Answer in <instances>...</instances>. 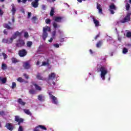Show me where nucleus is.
<instances>
[{"instance_id": "53", "label": "nucleus", "mask_w": 131, "mask_h": 131, "mask_svg": "<svg viewBox=\"0 0 131 131\" xmlns=\"http://www.w3.org/2000/svg\"><path fill=\"white\" fill-rule=\"evenodd\" d=\"M42 9L46 10V5H42Z\"/></svg>"}, {"instance_id": "48", "label": "nucleus", "mask_w": 131, "mask_h": 131, "mask_svg": "<svg viewBox=\"0 0 131 131\" xmlns=\"http://www.w3.org/2000/svg\"><path fill=\"white\" fill-rule=\"evenodd\" d=\"M0 15L1 16H3L4 15V11L0 8Z\"/></svg>"}, {"instance_id": "18", "label": "nucleus", "mask_w": 131, "mask_h": 131, "mask_svg": "<svg viewBox=\"0 0 131 131\" xmlns=\"http://www.w3.org/2000/svg\"><path fill=\"white\" fill-rule=\"evenodd\" d=\"M38 100L40 101V102H43L45 101V96L41 94L38 95Z\"/></svg>"}, {"instance_id": "19", "label": "nucleus", "mask_w": 131, "mask_h": 131, "mask_svg": "<svg viewBox=\"0 0 131 131\" xmlns=\"http://www.w3.org/2000/svg\"><path fill=\"white\" fill-rule=\"evenodd\" d=\"M24 112H25V113L26 114H27V115H29L30 116H31V115H32V114L31 113V112H30V111H29V110H27V109H24L23 110Z\"/></svg>"}, {"instance_id": "9", "label": "nucleus", "mask_w": 131, "mask_h": 131, "mask_svg": "<svg viewBox=\"0 0 131 131\" xmlns=\"http://www.w3.org/2000/svg\"><path fill=\"white\" fill-rule=\"evenodd\" d=\"M25 45V42H24V40L22 39H19L17 41V42L16 43V47H17L18 48H21Z\"/></svg>"}, {"instance_id": "20", "label": "nucleus", "mask_w": 131, "mask_h": 131, "mask_svg": "<svg viewBox=\"0 0 131 131\" xmlns=\"http://www.w3.org/2000/svg\"><path fill=\"white\" fill-rule=\"evenodd\" d=\"M56 77V74L54 73H52L49 75V79H54Z\"/></svg>"}, {"instance_id": "26", "label": "nucleus", "mask_w": 131, "mask_h": 131, "mask_svg": "<svg viewBox=\"0 0 131 131\" xmlns=\"http://www.w3.org/2000/svg\"><path fill=\"white\" fill-rule=\"evenodd\" d=\"M34 85L35 88V89L37 90V91H41V88L40 86H38L37 84H34Z\"/></svg>"}, {"instance_id": "59", "label": "nucleus", "mask_w": 131, "mask_h": 131, "mask_svg": "<svg viewBox=\"0 0 131 131\" xmlns=\"http://www.w3.org/2000/svg\"><path fill=\"white\" fill-rule=\"evenodd\" d=\"M90 52L91 54H93V51L91 49L90 50Z\"/></svg>"}, {"instance_id": "7", "label": "nucleus", "mask_w": 131, "mask_h": 131, "mask_svg": "<svg viewBox=\"0 0 131 131\" xmlns=\"http://www.w3.org/2000/svg\"><path fill=\"white\" fill-rule=\"evenodd\" d=\"M14 120L16 122H18V125H20L21 123H22L24 121V119L23 118H20L19 116H15L14 118Z\"/></svg>"}, {"instance_id": "41", "label": "nucleus", "mask_w": 131, "mask_h": 131, "mask_svg": "<svg viewBox=\"0 0 131 131\" xmlns=\"http://www.w3.org/2000/svg\"><path fill=\"white\" fill-rule=\"evenodd\" d=\"M126 36L128 38L131 37V32H127Z\"/></svg>"}, {"instance_id": "16", "label": "nucleus", "mask_w": 131, "mask_h": 131, "mask_svg": "<svg viewBox=\"0 0 131 131\" xmlns=\"http://www.w3.org/2000/svg\"><path fill=\"white\" fill-rule=\"evenodd\" d=\"M97 9L99 10V14H103V10H102V8L101 7V5L99 4H97Z\"/></svg>"}, {"instance_id": "31", "label": "nucleus", "mask_w": 131, "mask_h": 131, "mask_svg": "<svg viewBox=\"0 0 131 131\" xmlns=\"http://www.w3.org/2000/svg\"><path fill=\"white\" fill-rule=\"evenodd\" d=\"M110 10H116V7L114 4H112L110 6Z\"/></svg>"}, {"instance_id": "30", "label": "nucleus", "mask_w": 131, "mask_h": 131, "mask_svg": "<svg viewBox=\"0 0 131 131\" xmlns=\"http://www.w3.org/2000/svg\"><path fill=\"white\" fill-rule=\"evenodd\" d=\"M27 1H32V0H17V3L20 4V3H23V4H26Z\"/></svg>"}, {"instance_id": "13", "label": "nucleus", "mask_w": 131, "mask_h": 131, "mask_svg": "<svg viewBox=\"0 0 131 131\" xmlns=\"http://www.w3.org/2000/svg\"><path fill=\"white\" fill-rule=\"evenodd\" d=\"M21 33H20L19 31H16L14 33V34L12 35V38L14 39H16L17 38V36H21Z\"/></svg>"}, {"instance_id": "36", "label": "nucleus", "mask_w": 131, "mask_h": 131, "mask_svg": "<svg viewBox=\"0 0 131 131\" xmlns=\"http://www.w3.org/2000/svg\"><path fill=\"white\" fill-rule=\"evenodd\" d=\"M27 46L29 48L31 47V46H32V41H28L27 43Z\"/></svg>"}, {"instance_id": "40", "label": "nucleus", "mask_w": 131, "mask_h": 131, "mask_svg": "<svg viewBox=\"0 0 131 131\" xmlns=\"http://www.w3.org/2000/svg\"><path fill=\"white\" fill-rule=\"evenodd\" d=\"M51 19L47 18L46 19L45 22L46 24H51Z\"/></svg>"}, {"instance_id": "50", "label": "nucleus", "mask_w": 131, "mask_h": 131, "mask_svg": "<svg viewBox=\"0 0 131 131\" xmlns=\"http://www.w3.org/2000/svg\"><path fill=\"white\" fill-rule=\"evenodd\" d=\"M31 16V13L28 12V18H30Z\"/></svg>"}, {"instance_id": "24", "label": "nucleus", "mask_w": 131, "mask_h": 131, "mask_svg": "<svg viewBox=\"0 0 131 131\" xmlns=\"http://www.w3.org/2000/svg\"><path fill=\"white\" fill-rule=\"evenodd\" d=\"M32 7H33V8H37L38 7V3H36V2H33L32 3Z\"/></svg>"}, {"instance_id": "12", "label": "nucleus", "mask_w": 131, "mask_h": 131, "mask_svg": "<svg viewBox=\"0 0 131 131\" xmlns=\"http://www.w3.org/2000/svg\"><path fill=\"white\" fill-rule=\"evenodd\" d=\"M36 78L38 79V80H47V79L46 78H43V77L42 76V75L40 74V73H38L36 75Z\"/></svg>"}, {"instance_id": "45", "label": "nucleus", "mask_w": 131, "mask_h": 131, "mask_svg": "<svg viewBox=\"0 0 131 131\" xmlns=\"http://www.w3.org/2000/svg\"><path fill=\"white\" fill-rule=\"evenodd\" d=\"M54 47H55V48H59L60 47V46L59 45L58 43H55L53 45Z\"/></svg>"}, {"instance_id": "15", "label": "nucleus", "mask_w": 131, "mask_h": 131, "mask_svg": "<svg viewBox=\"0 0 131 131\" xmlns=\"http://www.w3.org/2000/svg\"><path fill=\"white\" fill-rule=\"evenodd\" d=\"M3 27L6 28V29H8V30H13V28L12 27L9 26L8 24H3Z\"/></svg>"}, {"instance_id": "37", "label": "nucleus", "mask_w": 131, "mask_h": 131, "mask_svg": "<svg viewBox=\"0 0 131 131\" xmlns=\"http://www.w3.org/2000/svg\"><path fill=\"white\" fill-rule=\"evenodd\" d=\"M29 93L31 95H34L35 94V90L31 89L29 91Z\"/></svg>"}, {"instance_id": "64", "label": "nucleus", "mask_w": 131, "mask_h": 131, "mask_svg": "<svg viewBox=\"0 0 131 131\" xmlns=\"http://www.w3.org/2000/svg\"><path fill=\"white\" fill-rule=\"evenodd\" d=\"M127 47H131V44H127Z\"/></svg>"}, {"instance_id": "57", "label": "nucleus", "mask_w": 131, "mask_h": 131, "mask_svg": "<svg viewBox=\"0 0 131 131\" xmlns=\"http://www.w3.org/2000/svg\"><path fill=\"white\" fill-rule=\"evenodd\" d=\"M36 65H37V66L39 65V61H37Z\"/></svg>"}, {"instance_id": "61", "label": "nucleus", "mask_w": 131, "mask_h": 131, "mask_svg": "<svg viewBox=\"0 0 131 131\" xmlns=\"http://www.w3.org/2000/svg\"><path fill=\"white\" fill-rule=\"evenodd\" d=\"M52 83H53V84L54 85H55L56 84V82L53 81V82H52Z\"/></svg>"}, {"instance_id": "5", "label": "nucleus", "mask_w": 131, "mask_h": 131, "mask_svg": "<svg viewBox=\"0 0 131 131\" xmlns=\"http://www.w3.org/2000/svg\"><path fill=\"white\" fill-rule=\"evenodd\" d=\"M14 39L13 38V37H11V38H8L7 39L4 38L2 40V42L4 43H8V45H10L11 43H13V40H14Z\"/></svg>"}, {"instance_id": "34", "label": "nucleus", "mask_w": 131, "mask_h": 131, "mask_svg": "<svg viewBox=\"0 0 131 131\" xmlns=\"http://www.w3.org/2000/svg\"><path fill=\"white\" fill-rule=\"evenodd\" d=\"M2 56H3L4 60H6V59L8 58V55L4 52L2 53Z\"/></svg>"}, {"instance_id": "35", "label": "nucleus", "mask_w": 131, "mask_h": 131, "mask_svg": "<svg viewBox=\"0 0 131 131\" xmlns=\"http://www.w3.org/2000/svg\"><path fill=\"white\" fill-rule=\"evenodd\" d=\"M36 20H37L36 16H34L32 18V22L34 24L36 23Z\"/></svg>"}, {"instance_id": "32", "label": "nucleus", "mask_w": 131, "mask_h": 131, "mask_svg": "<svg viewBox=\"0 0 131 131\" xmlns=\"http://www.w3.org/2000/svg\"><path fill=\"white\" fill-rule=\"evenodd\" d=\"M17 81H18L19 82H24V81H25V80L23 79L22 78V77H18L17 79Z\"/></svg>"}, {"instance_id": "27", "label": "nucleus", "mask_w": 131, "mask_h": 131, "mask_svg": "<svg viewBox=\"0 0 131 131\" xmlns=\"http://www.w3.org/2000/svg\"><path fill=\"white\" fill-rule=\"evenodd\" d=\"M8 67H7V64L6 63H2V70H7Z\"/></svg>"}, {"instance_id": "11", "label": "nucleus", "mask_w": 131, "mask_h": 131, "mask_svg": "<svg viewBox=\"0 0 131 131\" xmlns=\"http://www.w3.org/2000/svg\"><path fill=\"white\" fill-rule=\"evenodd\" d=\"M5 126L9 130H13L14 129V126L10 123H7Z\"/></svg>"}, {"instance_id": "58", "label": "nucleus", "mask_w": 131, "mask_h": 131, "mask_svg": "<svg viewBox=\"0 0 131 131\" xmlns=\"http://www.w3.org/2000/svg\"><path fill=\"white\" fill-rule=\"evenodd\" d=\"M77 1H78L79 3H82V0H77Z\"/></svg>"}, {"instance_id": "47", "label": "nucleus", "mask_w": 131, "mask_h": 131, "mask_svg": "<svg viewBox=\"0 0 131 131\" xmlns=\"http://www.w3.org/2000/svg\"><path fill=\"white\" fill-rule=\"evenodd\" d=\"M98 37H100V34H97L96 36L94 38V39L95 40H97V39L98 38Z\"/></svg>"}, {"instance_id": "46", "label": "nucleus", "mask_w": 131, "mask_h": 131, "mask_svg": "<svg viewBox=\"0 0 131 131\" xmlns=\"http://www.w3.org/2000/svg\"><path fill=\"white\" fill-rule=\"evenodd\" d=\"M3 33H4V34H5L6 35H8V31L5 29L3 31Z\"/></svg>"}, {"instance_id": "28", "label": "nucleus", "mask_w": 131, "mask_h": 131, "mask_svg": "<svg viewBox=\"0 0 131 131\" xmlns=\"http://www.w3.org/2000/svg\"><path fill=\"white\" fill-rule=\"evenodd\" d=\"M11 60L12 63H18V62H19V61H18V59L15 57H12L11 59Z\"/></svg>"}, {"instance_id": "22", "label": "nucleus", "mask_w": 131, "mask_h": 131, "mask_svg": "<svg viewBox=\"0 0 131 131\" xmlns=\"http://www.w3.org/2000/svg\"><path fill=\"white\" fill-rule=\"evenodd\" d=\"M102 45H103V41L99 40L97 43H96V47L97 48H100V47H102Z\"/></svg>"}, {"instance_id": "2", "label": "nucleus", "mask_w": 131, "mask_h": 131, "mask_svg": "<svg viewBox=\"0 0 131 131\" xmlns=\"http://www.w3.org/2000/svg\"><path fill=\"white\" fill-rule=\"evenodd\" d=\"M54 22L52 23V25L55 29L57 28H60V25H58L57 23H61L62 20H63V17L62 16H54L53 17Z\"/></svg>"}, {"instance_id": "44", "label": "nucleus", "mask_w": 131, "mask_h": 131, "mask_svg": "<svg viewBox=\"0 0 131 131\" xmlns=\"http://www.w3.org/2000/svg\"><path fill=\"white\" fill-rule=\"evenodd\" d=\"M24 129H23V127H22V126H19L18 131H23Z\"/></svg>"}, {"instance_id": "49", "label": "nucleus", "mask_w": 131, "mask_h": 131, "mask_svg": "<svg viewBox=\"0 0 131 131\" xmlns=\"http://www.w3.org/2000/svg\"><path fill=\"white\" fill-rule=\"evenodd\" d=\"M110 11L111 12V14H112V15H114V13H115V12H114V11H113V10H112V9H110Z\"/></svg>"}, {"instance_id": "52", "label": "nucleus", "mask_w": 131, "mask_h": 131, "mask_svg": "<svg viewBox=\"0 0 131 131\" xmlns=\"http://www.w3.org/2000/svg\"><path fill=\"white\" fill-rule=\"evenodd\" d=\"M58 33L60 34H63V32L62 31H61L60 30H58Z\"/></svg>"}, {"instance_id": "60", "label": "nucleus", "mask_w": 131, "mask_h": 131, "mask_svg": "<svg viewBox=\"0 0 131 131\" xmlns=\"http://www.w3.org/2000/svg\"><path fill=\"white\" fill-rule=\"evenodd\" d=\"M35 1V3H38L39 0H34Z\"/></svg>"}, {"instance_id": "29", "label": "nucleus", "mask_w": 131, "mask_h": 131, "mask_svg": "<svg viewBox=\"0 0 131 131\" xmlns=\"http://www.w3.org/2000/svg\"><path fill=\"white\" fill-rule=\"evenodd\" d=\"M125 8L126 11H129V9L130 8V5L128 3H126Z\"/></svg>"}, {"instance_id": "23", "label": "nucleus", "mask_w": 131, "mask_h": 131, "mask_svg": "<svg viewBox=\"0 0 131 131\" xmlns=\"http://www.w3.org/2000/svg\"><path fill=\"white\" fill-rule=\"evenodd\" d=\"M49 59H47V62L46 61H42V64L41 66H47V65H50V63H49Z\"/></svg>"}, {"instance_id": "4", "label": "nucleus", "mask_w": 131, "mask_h": 131, "mask_svg": "<svg viewBox=\"0 0 131 131\" xmlns=\"http://www.w3.org/2000/svg\"><path fill=\"white\" fill-rule=\"evenodd\" d=\"M131 13H128L120 21L121 23H126V22H129L130 21Z\"/></svg>"}, {"instance_id": "8", "label": "nucleus", "mask_w": 131, "mask_h": 131, "mask_svg": "<svg viewBox=\"0 0 131 131\" xmlns=\"http://www.w3.org/2000/svg\"><path fill=\"white\" fill-rule=\"evenodd\" d=\"M27 55V51L25 49H22L18 51V55L19 57H25Z\"/></svg>"}, {"instance_id": "1", "label": "nucleus", "mask_w": 131, "mask_h": 131, "mask_svg": "<svg viewBox=\"0 0 131 131\" xmlns=\"http://www.w3.org/2000/svg\"><path fill=\"white\" fill-rule=\"evenodd\" d=\"M97 72H101L100 76L103 80H105V76L108 73L107 67L106 66H101L98 64L97 66Z\"/></svg>"}, {"instance_id": "21", "label": "nucleus", "mask_w": 131, "mask_h": 131, "mask_svg": "<svg viewBox=\"0 0 131 131\" xmlns=\"http://www.w3.org/2000/svg\"><path fill=\"white\" fill-rule=\"evenodd\" d=\"M11 7H12L11 12H12L13 15H15V14L16 13V7H15V5H14V4H12L11 5Z\"/></svg>"}, {"instance_id": "38", "label": "nucleus", "mask_w": 131, "mask_h": 131, "mask_svg": "<svg viewBox=\"0 0 131 131\" xmlns=\"http://www.w3.org/2000/svg\"><path fill=\"white\" fill-rule=\"evenodd\" d=\"M1 81L2 83H6L7 82V78H2Z\"/></svg>"}, {"instance_id": "17", "label": "nucleus", "mask_w": 131, "mask_h": 131, "mask_svg": "<svg viewBox=\"0 0 131 131\" xmlns=\"http://www.w3.org/2000/svg\"><path fill=\"white\" fill-rule=\"evenodd\" d=\"M93 19L96 27L100 26V23H99V20L96 19V18H95L94 17L93 18Z\"/></svg>"}, {"instance_id": "62", "label": "nucleus", "mask_w": 131, "mask_h": 131, "mask_svg": "<svg viewBox=\"0 0 131 131\" xmlns=\"http://www.w3.org/2000/svg\"><path fill=\"white\" fill-rule=\"evenodd\" d=\"M42 48V45H41L39 47V49H41Z\"/></svg>"}, {"instance_id": "63", "label": "nucleus", "mask_w": 131, "mask_h": 131, "mask_svg": "<svg viewBox=\"0 0 131 131\" xmlns=\"http://www.w3.org/2000/svg\"><path fill=\"white\" fill-rule=\"evenodd\" d=\"M12 22H15V19L14 18V17H13L12 18Z\"/></svg>"}, {"instance_id": "42", "label": "nucleus", "mask_w": 131, "mask_h": 131, "mask_svg": "<svg viewBox=\"0 0 131 131\" xmlns=\"http://www.w3.org/2000/svg\"><path fill=\"white\" fill-rule=\"evenodd\" d=\"M16 85H17V84H16V82H13L12 85L11 86L12 89H15V88H16Z\"/></svg>"}, {"instance_id": "54", "label": "nucleus", "mask_w": 131, "mask_h": 131, "mask_svg": "<svg viewBox=\"0 0 131 131\" xmlns=\"http://www.w3.org/2000/svg\"><path fill=\"white\" fill-rule=\"evenodd\" d=\"M60 42H63V41H64V38H61L60 39Z\"/></svg>"}, {"instance_id": "3", "label": "nucleus", "mask_w": 131, "mask_h": 131, "mask_svg": "<svg viewBox=\"0 0 131 131\" xmlns=\"http://www.w3.org/2000/svg\"><path fill=\"white\" fill-rule=\"evenodd\" d=\"M51 32V28L48 26H46L43 28V33H42V37L43 38V40H46V38L48 37V32Z\"/></svg>"}, {"instance_id": "43", "label": "nucleus", "mask_w": 131, "mask_h": 131, "mask_svg": "<svg viewBox=\"0 0 131 131\" xmlns=\"http://www.w3.org/2000/svg\"><path fill=\"white\" fill-rule=\"evenodd\" d=\"M23 75H24L25 78H26V79H29V76H28V75H27V74L24 73V74H23Z\"/></svg>"}, {"instance_id": "33", "label": "nucleus", "mask_w": 131, "mask_h": 131, "mask_svg": "<svg viewBox=\"0 0 131 131\" xmlns=\"http://www.w3.org/2000/svg\"><path fill=\"white\" fill-rule=\"evenodd\" d=\"M122 53L123 54H126L127 53H128V50L125 48H124L123 49V51H122Z\"/></svg>"}, {"instance_id": "10", "label": "nucleus", "mask_w": 131, "mask_h": 131, "mask_svg": "<svg viewBox=\"0 0 131 131\" xmlns=\"http://www.w3.org/2000/svg\"><path fill=\"white\" fill-rule=\"evenodd\" d=\"M23 67L27 70H28V69H30V68L31 67V66L30 65V62L29 61L24 62L23 63Z\"/></svg>"}, {"instance_id": "14", "label": "nucleus", "mask_w": 131, "mask_h": 131, "mask_svg": "<svg viewBox=\"0 0 131 131\" xmlns=\"http://www.w3.org/2000/svg\"><path fill=\"white\" fill-rule=\"evenodd\" d=\"M17 103H18V104H19L21 106H25V105L26 104V102H24L23 100H22V99L21 98H19L18 99H17Z\"/></svg>"}, {"instance_id": "25", "label": "nucleus", "mask_w": 131, "mask_h": 131, "mask_svg": "<svg viewBox=\"0 0 131 131\" xmlns=\"http://www.w3.org/2000/svg\"><path fill=\"white\" fill-rule=\"evenodd\" d=\"M54 14H55V9L54 8H52L50 13L51 17H53V16H54Z\"/></svg>"}, {"instance_id": "39", "label": "nucleus", "mask_w": 131, "mask_h": 131, "mask_svg": "<svg viewBox=\"0 0 131 131\" xmlns=\"http://www.w3.org/2000/svg\"><path fill=\"white\" fill-rule=\"evenodd\" d=\"M24 37L25 38H27L28 37H29V35L28 34V32H25L24 33Z\"/></svg>"}, {"instance_id": "51", "label": "nucleus", "mask_w": 131, "mask_h": 131, "mask_svg": "<svg viewBox=\"0 0 131 131\" xmlns=\"http://www.w3.org/2000/svg\"><path fill=\"white\" fill-rule=\"evenodd\" d=\"M4 114H5V112H4V111L0 112V115L3 116V115H4Z\"/></svg>"}, {"instance_id": "56", "label": "nucleus", "mask_w": 131, "mask_h": 131, "mask_svg": "<svg viewBox=\"0 0 131 131\" xmlns=\"http://www.w3.org/2000/svg\"><path fill=\"white\" fill-rule=\"evenodd\" d=\"M55 35H56V32H55V31H54V32H53V36H55Z\"/></svg>"}, {"instance_id": "6", "label": "nucleus", "mask_w": 131, "mask_h": 131, "mask_svg": "<svg viewBox=\"0 0 131 131\" xmlns=\"http://www.w3.org/2000/svg\"><path fill=\"white\" fill-rule=\"evenodd\" d=\"M49 95L50 96V99L52 100V103L55 105H58V99H57V97H55L54 95H52V93H49Z\"/></svg>"}, {"instance_id": "55", "label": "nucleus", "mask_w": 131, "mask_h": 131, "mask_svg": "<svg viewBox=\"0 0 131 131\" xmlns=\"http://www.w3.org/2000/svg\"><path fill=\"white\" fill-rule=\"evenodd\" d=\"M53 38H51L50 40H49V42H52L53 41Z\"/></svg>"}]
</instances>
